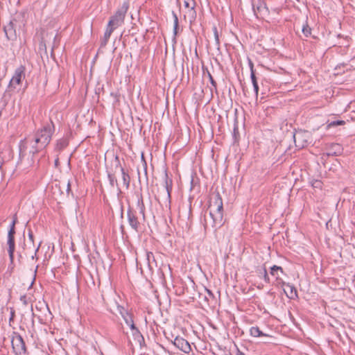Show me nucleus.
<instances>
[{"instance_id": "f257e3e1", "label": "nucleus", "mask_w": 355, "mask_h": 355, "mask_svg": "<svg viewBox=\"0 0 355 355\" xmlns=\"http://www.w3.org/2000/svg\"><path fill=\"white\" fill-rule=\"evenodd\" d=\"M54 132L55 125L51 120H49L35 132L33 138L29 137L20 141L19 155L21 156L23 148H26L23 144H28L30 146L29 155L33 162L34 155L45 149L49 144Z\"/></svg>"}, {"instance_id": "f03ea898", "label": "nucleus", "mask_w": 355, "mask_h": 355, "mask_svg": "<svg viewBox=\"0 0 355 355\" xmlns=\"http://www.w3.org/2000/svg\"><path fill=\"white\" fill-rule=\"evenodd\" d=\"M209 216L212 219L211 226L215 230L220 228L223 225V200L219 194L217 193L213 198L210 200L209 205Z\"/></svg>"}, {"instance_id": "7ed1b4c3", "label": "nucleus", "mask_w": 355, "mask_h": 355, "mask_svg": "<svg viewBox=\"0 0 355 355\" xmlns=\"http://www.w3.org/2000/svg\"><path fill=\"white\" fill-rule=\"evenodd\" d=\"M129 0H125L117 8L114 15L110 17L107 25L114 30L121 26L124 24V20L129 9Z\"/></svg>"}, {"instance_id": "20e7f679", "label": "nucleus", "mask_w": 355, "mask_h": 355, "mask_svg": "<svg viewBox=\"0 0 355 355\" xmlns=\"http://www.w3.org/2000/svg\"><path fill=\"white\" fill-rule=\"evenodd\" d=\"M164 185L166 189V196L165 199L161 203L162 206L165 207L166 211H171V191L173 189V180L168 176L167 170H164Z\"/></svg>"}, {"instance_id": "39448f33", "label": "nucleus", "mask_w": 355, "mask_h": 355, "mask_svg": "<svg viewBox=\"0 0 355 355\" xmlns=\"http://www.w3.org/2000/svg\"><path fill=\"white\" fill-rule=\"evenodd\" d=\"M25 67L23 65H20L15 69L14 75L12 76L8 85V89L3 94V96H6V92L9 89H15L17 85H19L21 83L22 80L25 78Z\"/></svg>"}, {"instance_id": "423d86ee", "label": "nucleus", "mask_w": 355, "mask_h": 355, "mask_svg": "<svg viewBox=\"0 0 355 355\" xmlns=\"http://www.w3.org/2000/svg\"><path fill=\"white\" fill-rule=\"evenodd\" d=\"M15 28H18V32H26V14L24 12H17L10 20Z\"/></svg>"}, {"instance_id": "0eeeda50", "label": "nucleus", "mask_w": 355, "mask_h": 355, "mask_svg": "<svg viewBox=\"0 0 355 355\" xmlns=\"http://www.w3.org/2000/svg\"><path fill=\"white\" fill-rule=\"evenodd\" d=\"M166 338L171 341V344H173L175 348L184 353L189 354L191 351L189 343L181 336H177L174 339L169 338L168 337H166Z\"/></svg>"}, {"instance_id": "6e6552de", "label": "nucleus", "mask_w": 355, "mask_h": 355, "mask_svg": "<svg viewBox=\"0 0 355 355\" xmlns=\"http://www.w3.org/2000/svg\"><path fill=\"white\" fill-rule=\"evenodd\" d=\"M12 346L14 352L17 355L24 354L26 352L25 342L22 336L19 334H16L12 337Z\"/></svg>"}, {"instance_id": "1a4fd4ad", "label": "nucleus", "mask_w": 355, "mask_h": 355, "mask_svg": "<svg viewBox=\"0 0 355 355\" xmlns=\"http://www.w3.org/2000/svg\"><path fill=\"white\" fill-rule=\"evenodd\" d=\"M252 10L257 18L259 17L258 14L263 16L270 15L267 0H257L255 5L252 3Z\"/></svg>"}, {"instance_id": "9d476101", "label": "nucleus", "mask_w": 355, "mask_h": 355, "mask_svg": "<svg viewBox=\"0 0 355 355\" xmlns=\"http://www.w3.org/2000/svg\"><path fill=\"white\" fill-rule=\"evenodd\" d=\"M127 219L130 227L135 232H138L140 223L139 221L136 211L133 210V209L130 206L127 209Z\"/></svg>"}, {"instance_id": "9b49d317", "label": "nucleus", "mask_w": 355, "mask_h": 355, "mask_svg": "<svg viewBox=\"0 0 355 355\" xmlns=\"http://www.w3.org/2000/svg\"><path fill=\"white\" fill-rule=\"evenodd\" d=\"M270 15H279L285 6L284 0H267Z\"/></svg>"}, {"instance_id": "f8f14e48", "label": "nucleus", "mask_w": 355, "mask_h": 355, "mask_svg": "<svg viewBox=\"0 0 355 355\" xmlns=\"http://www.w3.org/2000/svg\"><path fill=\"white\" fill-rule=\"evenodd\" d=\"M3 31L6 38L12 42L17 40V36L20 33L18 32V28H15L13 24L10 22L3 27Z\"/></svg>"}, {"instance_id": "ddd939ff", "label": "nucleus", "mask_w": 355, "mask_h": 355, "mask_svg": "<svg viewBox=\"0 0 355 355\" xmlns=\"http://www.w3.org/2000/svg\"><path fill=\"white\" fill-rule=\"evenodd\" d=\"M286 296L290 299H294L297 297V290L295 286L290 283H286L283 280L279 282Z\"/></svg>"}, {"instance_id": "4468645a", "label": "nucleus", "mask_w": 355, "mask_h": 355, "mask_svg": "<svg viewBox=\"0 0 355 355\" xmlns=\"http://www.w3.org/2000/svg\"><path fill=\"white\" fill-rule=\"evenodd\" d=\"M28 244H26L25 242H24L21 245V248L23 250L35 249L34 250L35 255L37 252L39 250L40 243H39L38 245L35 248L34 236L31 230H28Z\"/></svg>"}, {"instance_id": "2eb2a0df", "label": "nucleus", "mask_w": 355, "mask_h": 355, "mask_svg": "<svg viewBox=\"0 0 355 355\" xmlns=\"http://www.w3.org/2000/svg\"><path fill=\"white\" fill-rule=\"evenodd\" d=\"M343 148L339 144L332 143L327 148L326 155L328 157L338 156L343 153Z\"/></svg>"}, {"instance_id": "dca6fc26", "label": "nucleus", "mask_w": 355, "mask_h": 355, "mask_svg": "<svg viewBox=\"0 0 355 355\" xmlns=\"http://www.w3.org/2000/svg\"><path fill=\"white\" fill-rule=\"evenodd\" d=\"M8 253L11 263L14 261V252L15 250V235H7Z\"/></svg>"}, {"instance_id": "f3484780", "label": "nucleus", "mask_w": 355, "mask_h": 355, "mask_svg": "<svg viewBox=\"0 0 355 355\" xmlns=\"http://www.w3.org/2000/svg\"><path fill=\"white\" fill-rule=\"evenodd\" d=\"M137 207L139 209V212L142 217L144 221L146 220V207L144 205L143 196L141 193L137 194Z\"/></svg>"}, {"instance_id": "a211bd4d", "label": "nucleus", "mask_w": 355, "mask_h": 355, "mask_svg": "<svg viewBox=\"0 0 355 355\" xmlns=\"http://www.w3.org/2000/svg\"><path fill=\"white\" fill-rule=\"evenodd\" d=\"M106 173H107V176L110 186L112 188L116 187V191H117V194L120 195L122 193V191H121V188L119 187V183L116 178L115 175L107 170L106 171Z\"/></svg>"}, {"instance_id": "6ab92c4d", "label": "nucleus", "mask_w": 355, "mask_h": 355, "mask_svg": "<svg viewBox=\"0 0 355 355\" xmlns=\"http://www.w3.org/2000/svg\"><path fill=\"white\" fill-rule=\"evenodd\" d=\"M250 335L254 338L258 337H271L269 334L263 333L257 326H253L250 328Z\"/></svg>"}, {"instance_id": "aec40b11", "label": "nucleus", "mask_w": 355, "mask_h": 355, "mask_svg": "<svg viewBox=\"0 0 355 355\" xmlns=\"http://www.w3.org/2000/svg\"><path fill=\"white\" fill-rule=\"evenodd\" d=\"M114 31V28H112L107 25L106 30L104 33L103 37L101 40V47H105L107 45V42L110 37V35H112V33Z\"/></svg>"}, {"instance_id": "412c9836", "label": "nucleus", "mask_w": 355, "mask_h": 355, "mask_svg": "<svg viewBox=\"0 0 355 355\" xmlns=\"http://www.w3.org/2000/svg\"><path fill=\"white\" fill-rule=\"evenodd\" d=\"M132 336L133 339L138 342L140 346L144 344V338L138 328L132 331Z\"/></svg>"}, {"instance_id": "4be33fe9", "label": "nucleus", "mask_w": 355, "mask_h": 355, "mask_svg": "<svg viewBox=\"0 0 355 355\" xmlns=\"http://www.w3.org/2000/svg\"><path fill=\"white\" fill-rule=\"evenodd\" d=\"M69 145V141L66 138H61L56 141L55 150L57 151H61L64 150Z\"/></svg>"}, {"instance_id": "5701e85b", "label": "nucleus", "mask_w": 355, "mask_h": 355, "mask_svg": "<svg viewBox=\"0 0 355 355\" xmlns=\"http://www.w3.org/2000/svg\"><path fill=\"white\" fill-rule=\"evenodd\" d=\"M121 173L122 176L123 184L124 187L128 189L130 187V176L128 172H126L123 167H121Z\"/></svg>"}, {"instance_id": "b1692460", "label": "nucleus", "mask_w": 355, "mask_h": 355, "mask_svg": "<svg viewBox=\"0 0 355 355\" xmlns=\"http://www.w3.org/2000/svg\"><path fill=\"white\" fill-rule=\"evenodd\" d=\"M278 271H280L281 273H284L283 268L281 266H278L276 265L272 266L270 268V275L276 278L278 281V283L281 282V279L279 278Z\"/></svg>"}, {"instance_id": "393cba45", "label": "nucleus", "mask_w": 355, "mask_h": 355, "mask_svg": "<svg viewBox=\"0 0 355 355\" xmlns=\"http://www.w3.org/2000/svg\"><path fill=\"white\" fill-rule=\"evenodd\" d=\"M250 79L252 81V84L253 86L254 92L255 94L256 98H257L259 94V85L257 80V77L255 76L254 71H252V74H250Z\"/></svg>"}, {"instance_id": "a878e982", "label": "nucleus", "mask_w": 355, "mask_h": 355, "mask_svg": "<svg viewBox=\"0 0 355 355\" xmlns=\"http://www.w3.org/2000/svg\"><path fill=\"white\" fill-rule=\"evenodd\" d=\"M311 31H312V29L308 24V18H306V21L302 24V32L306 37H308L311 36Z\"/></svg>"}, {"instance_id": "bb28decb", "label": "nucleus", "mask_w": 355, "mask_h": 355, "mask_svg": "<svg viewBox=\"0 0 355 355\" xmlns=\"http://www.w3.org/2000/svg\"><path fill=\"white\" fill-rule=\"evenodd\" d=\"M17 221V215L15 214L13 216V219L9 225V230L8 231V235H15V224H16Z\"/></svg>"}, {"instance_id": "cd10ccee", "label": "nucleus", "mask_w": 355, "mask_h": 355, "mask_svg": "<svg viewBox=\"0 0 355 355\" xmlns=\"http://www.w3.org/2000/svg\"><path fill=\"white\" fill-rule=\"evenodd\" d=\"M232 138H233V142L235 144L239 141V127L237 123H235L234 124V128L232 133Z\"/></svg>"}, {"instance_id": "c85d7f7f", "label": "nucleus", "mask_w": 355, "mask_h": 355, "mask_svg": "<svg viewBox=\"0 0 355 355\" xmlns=\"http://www.w3.org/2000/svg\"><path fill=\"white\" fill-rule=\"evenodd\" d=\"M172 16L173 18V35L175 37L178 34V17L175 12L172 11Z\"/></svg>"}, {"instance_id": "c756f323", "label": "nucleus", "mask_w": 355, "mask_h": 355, "mask_svg": "<svg viewBox=\"0 0 355 355\" xmlns=\"http://www.w3.org/2000/svg\"><path fill=\"white\" fill-rule=\"evenodd\" d=\"M259 277H262L264 282L267 284L270 283V278L268 275L267 270L265 266H263L261 269L259 270Z\"/></svg>"}, {"instance_id": "7c9ffc66", "label": "nucleus", "mask_w": 355, "mask_h": 355, "mask_svg": "<svg viewBox=\"0 0 355 355\" xmlns=\"http://www.w3.org/2000/svg\"><path fill=\"white\" fill-rule=\"evenodd\" d=\"M214 35V40H215V45L218 50L220 49V40H219V35L218 32L217 27L216 26H214L212 28Z\"/></svg>"}, {"instance_id": "2f4dec72", "label": "nucleus", "mask_w": 355, "mask_h": 355, "mask_svg": "<svg viewBox=\"0 0 355 355\" xmlns=\"http://www.w3.org/2000/svg\"><path fill=\"white\" fill-rule=\"evenodd\" d=\"M207 76L209 78V82L211 85V87L210 88V90L212 92L213 89L216 90V87H217L216 82L214 80V79L213 76H211V74L210 73V72L209 71H207Z\"/></svg>"}, {"instance_id": "473e14b6", "label": "nucleus", "mask_w": 355, "mask_h": 355, "mask_svg": "<svg viewBox=\"0 0 355 355\" xmlns=\"http://www.w3.org/2000/svg\"><path fill=\"white\" fill-rule=\"evenodd\" d=\"M146 260H147V263H148V265L149 267H150L151 261L153 262H155V257L152 252H146Z\"/></svg>"}, {"instance_id": "72a5a7b5", "label": "nucleus", "mask_w": 355, "mask_h": 355, "mask_svg": "<svg viewBox=\"0 0 355 355\" xmlns=\"http://www.w3.org/2000/svg\"><path fill=\"white\" fill-rule=\"evenodd\" d=\"M311 184L313 188L321 189L322 187V182L320 180H313L311 182Z\"/></svg>"}, {"instance_id": "f704fd0d", "label": "nucleus", "mask_w": 355, "mask_h": 355, "mask_svg": "<svg viewBox=\"0 0 355 355\" xmlns=\"http://www.w3.org/2000/svg\"><path fill=\"white\" fill-rule=\"evenodd\" d=\"M345 123V122L344 121H343V120L333 121L330 122L328 124V127H332V126H336V125H343Z\"/></svg>"}, {"instance_id": "c9c22d12", "label": "nucleus", "mask_w": 355, "mask_h": 355, "mask_svg": "<svg viewBox=\"0 0 355 355\" xmlns=\"http://www.w3.org/2000/svg\"><path fill=\"white\" fill-rule=\"evenodd\" d=\"M114 162L115 168H119L121 169V167H122V166L121 165L120 159H119V157L118 155H116L114 157Z\"/></svg>"}, {"instance_id": "e433bc0d", "label": "nucleus", "mask_w": 355, "mask_h": 355, "mask_svg": "<svg viewBox=\"0 0 355 355\" xmlns=\"http://www.w3.org/2000/svg\"><path fill=\"white\" fill-rule=\"evenodd\" d=\"M116 309H117V311H118V312L119 313L120 315L123 314V313H125L127 311H128V309H126L123 306H121V305H120L119 304L116 306Z\"/></svg>"}, {"instance_id": "4c0bfd02", "label": "nucleus", "mask_w": 355, "mask_h": 355, "mask_svg": "<svg viewBox=\"0 0 355 355\" xmlns=\"http://www.w3.org/2000/svg\"><path fill=\"white\" fill-rule=\"evenodd\" d=\"M131 315H132V313L130 312L129 311H127L126 312L123 313V314H121V316L123 319V320H125V318H130Z\"/></svg>"}, {"instance_id": "58836bf2", "label": "nucleus", "mask_w": 355, "mask_h": 355, "mask_svg": "<svg viewBox=\"0 0 355 355\" xmlns=\"http://www.w3.org/2000/svg\"><path fill=\"white\" fill-rule=\"evenodd\" d=\"M20 301L23 303L24 305L28 304L27 297L26 295H23L19 298Z\"/></svg>"}, {"instance_id": "ea45409f", "label": "nucleus", "mask_w": 355, "mask_h": 355, "mask_svg": "<svg viewBox=\"0 0 355 355\" xmlns=\"http://www.w3.org/2000/svg\"><path fill=\"white\" fill-rule=\"evenodd\" d=\"M125 323L128 325V324H132V322H134V319H133V315H131L130 318H125V320H124Z\"/></svg>"}, {"instance_id": "a19ab883", "label": "nucleus", "mask_w": 355, "mask_h": 355, "mask_svg": "<svg viewBox=\"0 0 355 355\" xmlns=\"http://www.w3.org/2000/svg\"><path fill=\"white\" fill-rule=\"evenodd\" d=\"M141 161L144 162V172L145 174L147 175V164L143 154L141 155Z\"/></svg>"}, {"instance_id": "79ce46f5", "label": "nucleus", "mask_w": 355, "mask_h": 355, "mask_svg": "<svg viewBox=\"0 0 355 355\" xmlns=\"http://www.w3.org/2000/svg\"><path fill=\"white\" fill-rule=\"evenodd\" d=\"M66 191H67L68 195H69V193H71V184H70L69 181L67 182Z\"/></svg>"}, {"instance_id": "37998d69", "label": "nucleus", "mask_w": 355, "mask_h": 355, "mask_svg": "<svg viewBox=\"0 0 355 355\" xmlns=\"http://www.w3.org/2000/svg\"><path fill=\"white\" fill-rule=\"evenodd\" d=\"M128 327H129V328L130 329L131 332L137 328V327H136L135 324V322H132V324H128Z\"/></svg>"}, {"instance_id": "c03bdc74", "label": "nucleus", "mask_w": 355, "mask_h": 355, "mask_svg": "<svg viewBox=\"0 0 355 355\" xmlns=\"http://www.w3.org/2000/svg\"><path fill=\"white\" fill-rule=\"evenodd\" d=\"M249 67L250 69V74H252V71H254V64L250 60H249Z\"/></svg>"}, {"instance_id": "a18cd8bd", "label": "nucleus", "mask_w": 355, "mask_h": 355, "mask_svg": "<svg viewBox=\"0 0 355 355\" xmlns=\"http://www.w3.org/2000/svg\"><path fill=\"white\" fill-rule=\"evenodd\" d=\"M206 291L209 297H214V293L209 289L206 288Z\"/></svg>"}, {"instance_id": "49530a36", "label": "nucleus", "mask_w": 355, "mask_h": 355, "mask_svg": "<svg viewBox=\"0 0 355 355\" xmlns=\"http://www.w3.org/2000/svg\"><path fill=\"white\" fill-rule=\"evenodd\" d=\"M184 6L186 8H189L190 7V3H189V2L188 1L185 0L184 1Z\"/></svg>"}, {"instance_id": "de8ad7c7", "label": "nucleus", "mask_w": 355, "mask_h": 355, "mask_svg": "<svg viewBox=\"0 0 355 355\" xmlns=\"http://www.w3.org/2000/svg\"><path fill=\"white\" fill-rule=\"evenodd\" d=\"M236 355H245V354L238 349L236 352Z\"/></svg>"}, {"instance_id": "09e8293b", "label": "nucleus", "mask_w": 355, "mask_h": 355, "mask_svg": "<svg viewBox=\"0 0 355 355\" xmlns=\"http://www.w3.org/2000/svg\"><path fill=\"white\" fill-rule=\"evenodd\" d=\"M14 315H15V311H10V320H12L13 317H14Z\"/></svg>"}, {"instance_id": "8fccbe9b", "label": "nucleus", "mask_w": 355, "mask_h": 355, "mask_svg": "<svg viewBox=\"0 0 355 355\" xmlns=\"http://www.w3.org/2000/svg\"><path fill=\"white\" fill-rule=\"evenodd\" d=\"M194 7H195V3H193V6L191 7V9L193 11V14L196 15V11L194 10Z\"/></svg>"}, {"instance_id": "3c124183", "label": "nucleus", "mask_w": 355, "mask_h": 355, "mask_svg": "<svg viewBox=\"0 0 355 355\" xmlns=\"http://www.w3.org/2000/svg\"><path fill=\"white\" fill-rule=\"evenodd\" d=\"M203 226H204V229H205V230L206 231V230H207V225L206 222L205 223V224L203 225Z\"/></svg>"}, {"instance_id": "603ef678", "label": "nucleus", "mask_w": 355, "mask_h": 355, "mask_svg": "<svg viewBox=\"0 0 355 355\" xmlns=\"http://www.w3.org/2000/svg\"><path fill=\"white\" fill-rule=\"evenodd\" d=\"M34 281H35V278H33V281H32L31 284H30V286H29V287H28V288H31V287H32V286H33V283H34Z\"/></svg>"}, {"instance_id": "864d4df0", "label": "nucleus", "mask_w": 355, "mask_h": 355, "mask_svg": "<svg viewBox=\"0 0 355 355\" xmlns=\"http://www.w3.org/2000/svg\"><path fill=\"white\" fill-rule=\"evenodd\" d=\"M58 159H56L55 160V166H57V165H58Z\"/></svg>"}, {"instance_id": "5fc2aeb1", "label": "nucleus", "mask_w": 355, "mask_h": 355, "mask_svg": "<svg viewBox=\"0 0 355 355\" xmlns=\"http://www.w3.org/2000/svg\"><path fill=\"white\" fill-rule=\"evenodd\" d=\"M337 36H338V37H341V35L340 34H338Z\"/></svg>"}, {"instance_id": "6e6d98bb", "label": "nucleus", "mask_w": 355, "mask_h": 355, "mask_svg": "<svg viewBox=\"0 0 355 355\" xmlns=\"http://www.w3.org/2000/svg\"><path fill=\"white\" fill-rule=\"evenodd\" d=\"M1 116V111H0V116Z\"/></svg>"}, {"instance_id": "4d7b16f0", "label": "nucleus", "mask_w": 355, "mask_h": 355, "mask_svg": "<svg viewBox=\"0 0 355 355\" xmlns=\"http://www.w3.org/2000/svg\"><path fill=\"white\" fill-rule=\"evenodd\" d=\"M296 1H298V2L300 1V0H296Z\"/></svg>"}]
</instances>
